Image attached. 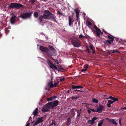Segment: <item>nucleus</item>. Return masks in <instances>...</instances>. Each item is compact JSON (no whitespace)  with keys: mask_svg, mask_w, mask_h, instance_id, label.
Returning <instances> with one entry per match:
<instances>
[{"mask_svg":"<svg viewBox=\"0 0 126 126\" xmlns=\"http://www.w3.org/2000/svg\"><path fill=\"white\" fill-rule=\"evenodd\" d=\"M65 80V78L63 77L62 78L60 79V81L61 82H62V81H64Z\"/></svg>","mask_w":126,"mask_h":126,"instance_id":"e433bc0d","label":"nucleus"},{"mask_svg":"<svg viewBox=\"0 0 126 126\" xmlns=\"http://www.w3.org/2000/svg\"><path fill=\"white\" fill-rule=\"evenodd\" d=\"M57 13L59 15H61L63 16V15L62 13L59 11H58Z\"/></svg>","mask_w":126,"mask_h":126,"instance_id":"3c124183","label":"nucleus"},{"mask_svg":"<svg viewBox=\"0 0 126 126\" xmlns=\"http://www.w3.org/2000/svg\"><path fill=\"white\" fill-rule=\"evenodd\" d=\"M74 10L75 12H76L77 17V18H78V17H79V12H78V10L76 9H74Z\"/></svg>","mask_w":126,"mask_h":126,"instance_id":"cd10ccee","label":"nucleus"},{"mask_svg":"<svg viewBox=\"0 0 126 126\" xmlns=\"http://www.w3.org/2000/svg\"><path fill=\"white\" fill-rule=\"evenodd\" d=\"M40 49L42 52L47 53L48 57H50L52 56V53L49 51V49L46 47H43L42 46H39Z\"/></svg>","mask_w":126,"mask_h":126,"instance_id":"7ed1b4c3","label":"nucleus"},{"mask_svg":"<svg viewBox=\"0 0 126 126\" xmlns=\"http://www.w3.org/2000/svg\"><path fill=\"white\" fill-rule=\"evenodd\" d=\"M72 88L73 89H75L82 88H83V87L81 85L75 86L74 85H72Z\"/></svg>","mask_w":126,"mask_h":126,"instance_id":"f8f14e48","label":"nucleus"},{"mask_svg":"<svg viewBox=\"0 0 126 126\" xmlns=\"http://www.w3.org/2000/svg\"><path fill=\"white\" fill-rule=\"evenodd\" d=\"M107 105L108 106V107H111L110 104L109 103L108 104H107Z\"/></svg>","mask_w":126,"mask_h":126,"instance_id":"603ef678","label":"nucleus"},{"mask_svg":"<svg viewBox=\"0 0 126 126\" xmlns=\"http://www.w3.org/2000/svg\"><path fill=\"white\" fill-rule=\"evenodd\" d=\"M69 18V26H71V23L72 22V18L71 16H69L68 17Z\"/></svg>","mask_w":126,"mask_h":126,"instance_id":"5701e85b","label":"nucleus"},{"mask_svg":"<svg viewBox=\"0 0 126 126\" xmlns=\"http://www.w3.org/2000/svg\"><path fill=\"white\" fill-rule=\"evenodd\" d=\"M104 120H101L99 121V123L98 124V126H101Z\"/></svg>","mask_w":126,"mask_h":126,"instance_id":"b1692460","label":"nucleus"},{"mask_svg":"<svg viewBox=\"0 0 126 126\" xmlns=\"http://www.w3.org/2000/svg\"><path fill=\"white\" fill-rule=\"evenodd\" d=\"M43 117H39L38 118L37 120L35 123L33 125V126H35L38 124L41 123L43 121Z\"/></svg>","mask_w":126,"mask_h":126,"instance_id":"1a4fd4ad","label":"nucleus"},{"mask_svg":"<svg viewBox=\"0 0 126 126\" xmlns=\"http://www.w3.org/2000/svg\"><path fill=\"white\" fill-rule=\"evenodd\" d=\"M48 85L50 87V88H52L53 87V84L52 82H48Z\"/></svg>","mask_w":126,"mask_h":126,"instance_id":"393cba45","label":"nucleus"},{"mask_svg":"<svg viewBox=\"0 0 126 126\" xmlns=\"http://www.w3.org/2000/svg\"><path fill=\"white\" fill-rule=\"evenodd\" d=\"M87 50L88 51V52L89 53H91V52L89 50V49L88 48V47H87Z\"/></svg>","mask_w":126,"mask_h":126,"instance_id":"a18cd8bd","label":"nucleus"},{"mask_svg":"<svg viewBox=\"0 0 126 126\" xmlns=\"http://www.w3.org/2000/svg\"><path fill=\"white\" fill-rule=\"evenodd\" d=\"M111 52H112V53H113L115 52L119 53V51L117 50H109L108 51V53L109 54H110Z\"/></svg>","mask_w":126,"mask_h":126,"instance_id":"dca6fc26","label":"nucleus"},{"mask_svg":"<svg viewBox=\"0 0 126 126\" xmlns=\"http://www.w3.org/2000/svg\"><path fill=\"white\" fill-rule=\"evenodd\" d=\"M75 110L76 111H77V117H79L80 116V114H81V109H80V110Z\"/></svg>","mask_w":126,"mask_h":126,"instance_id":"a211bd4d","label":"nucleus"},{"mask_svg":"<svg viewBox=\"0 0 126 126\" xmlns=\"http://www.w3.org/2000/svg\"><path fill=\"white\" fill-rule=\"evenodd\" d=\"M51 58L53 60H54L55 61V62H56L57 63V64H59V63L58 62V60H56V59H53V58Z\"/></svg>","mask_w":126,"mask_h":126,"instance_id":"79ce46f5","label":"nucleus"},{"mask_svg":"<svg viewBox=\"0 0 126 126\" xmlns=\"http://www.w3.org/2000/svg\"><path fill=\"white\" fill-rule=\"evenodd\" d=\"M59 103V101L57 100H56L54 101L53 102H52V105L50 106L51 107V109H53L54 107H56L57 106Z\"/></svg>","mask_w":126,"mask_h":126,"instance_id":"6e6552de","label":"nucleus"},{"mask_svg":"<svg viewBox=\"0 0 126 126\" xmlns=\"http://www.w3.org/2000/svg\"><path fill=\"white\" fill-rule=\"evenodd\" d=\"M91 110L93 112H96V110H95L94 109H91Z\"/></svg>","mask_w":126,"mask_h":126,"instance_id":"5fc2aeb1","label":"nucleus"},{"mask_svg":"<svg viewBox=\"0 0 126 126\" xmlns=\"http://www.w3.org/2000/svg\"><path fill=\"white\" fill-rule=\"evenodd\" d=\"M92 101L93 103H97L98 102V101L95 98H93Z\"/></svg>","mask_w":126,"mask_h":126,"instance_id":"bb28decb","label":"nucleus"},{"mask_svg":"<svg viewBox=\"0 0 126 126\" xmlns=\"http://www.w3.org/2000/svg\"><path fill=\"white\" fill-rule=\"evenodd\" d=\"M59 82L58 81H57V83H58V84H59Z\"/></svg>","mask_w":126,"mask_h":126,"instance_id":"338daca9","label":"nucleus"},{"mask_svg":"<svg viewBox=\"0 0 126 126\" xmlns=\"http://www.w3.org/2000/svg\"><path fill=\"white\" fill-rule=\"evenodd\" d=\"M23 7L24 6L20 3H11L9 6L8 8L19 9L20 8H23Z\"/></svg>","mask_w":126,"mask_h":126,"instance_id":"20e7f679","label":"nucleus"},{"mask_svg":"<svg viewBox=\"0 0 126 126\" xmlns=\"http://www.w3.org/2000/svg\"><path fill=\"white\" fill-rule=\"evenodd\" d=\"M107 36L110 39L109 40H110L113 43L114 41V37L110 34H109V35H107Z\"/></svg>","mask_w":126,"mask_h":126,"instance_id":"ddd939ff","label":"nucleus"},{"mask_svg":"<svg viewBox=\"0 0 126 126\" xmlns=\"http://www.w3.org/2000/svg\"><path fill=\"white\" fill-rule=\"evenodd\" d=\"M30 123H28L25 126H29L30 125Z\"/></svg>","mask_w":126,"mask_h":126,"instance_id":"052dcab7","label":"nucleus"},{"mask_svg":"<svg viewBox=\"0 0 126 126\" xmlns=\"http://www.w3.org/2000/svg\"><path fill=\"white\" fill-rule=\"evenodd\" d=\"M34 121H33L32 122H31V124H32L34 122Z\"/></svg>","mask_w":126,"mask_h":126,"instance_id":"e2e57ef3","label":"nucleus"},{"mask_svg":"<svg viewBox=\"0 0 126 126\" xmlns=\"http://www.w3.org/2000/svg\"><path fill=\"white\" fill-rule=\"evenodd\" d=\"M52 104V102H51L48 103L46 104L44 108L42 109V111L44 112H47L49 111V109H51L50 106Z\"/></svg>","mask_w":126,"mask_h":126,"instance_id":"423d86ee","label":"nucleus"},{"mask_svg":"<svg viewBox=\"0 0 126 126\" xmlns=\"http://www.w3.org/2000/svg\"><path fill=\"white\" fill-rule=\"evenodd\" d=\"M51 20H53V21L54 22H55L56 23H57L58 22L56 20V19L55 18V17L54 16H53L52 17V19H51Z\"/></svg>","mask_w":126,"mask_h":126,"instance_id":"7c9ffc66","label":"nucleus"},{"mask_svg":"<svg viewBox=\"0 0 126 126\" xmlns=\"http://www.w3.org/2000/svg\"><path fill=\"white\" fill-rule=\"evenodd\" d=\"M88 65L87 64L85 65L84 66V68L85 69H86H86L88 68Z\"/></svg>","mask_w":126,"mask_h":126,"instance_id":"f704fd0d","label":"nucleus"},{"mask_svg":"<svg viewBox=\"0 0 126 126\" xmlns=\"http://www.w3.org/2000/svg\"><path fill=\"white\" fill-rule=\"evenodd\" d=\"M86 71V69H82L81 70V71L82 72H83L85 71Z\"/></svg>","mask_w":126,"mask_h":126,"instance_id":"6e6d98bb","label":"nucleus"},{"mask_svg":"<svg viewBox=\"0 0 126 126\" xmlns=\"http://www.w3.org/2000/svg\"><path fill=\"white\" fill-rule=\"evenodd\" d=\"M76 91L77 92H83V91L80 90H78L77 89H76L74 90V92H76Z\"/></svg>","mask_w":126,"mask_h":126,"instance_id":"37998d69","label":"nucleus"},{"mask_svg":"<svg viewBox=\"0 0 126 126\" xmlns=\"http://www.w3.org/2000/svg\"><path fill=\"white\" fill-rule=\"evenodd\" d=\"M92 25V23L89 21H88L87 22V26H88Z\"/></svg>","mask_w":126,"mask_h":126,"instance_id":"ea45409f","label":"nucleus"},{"mask_svg":"<svg viewBox=\"0 0 126 126\" xmlns=\"http://www.w3.org/2000/svg\"><path fill=\"white\" fill-rule=\"evenodd\" d=\"M79 96H73L71 97V98L73 99H77L79 98Z\"/></svg>","mask_w":126,"mask_h":126,"instance_id":"c85d7f7f","label":"nucleus"},{"mask_svg":"<svg viewBox=\"0 0 126 126\" xmlns=\"http://www.w3.org/2000/svg\"><path fill=\"white\" fill-rule=\"evenodd\" d=\"M70 92H71V93L72 92H71V91H70L69 90H68L67 91V93H70Z\"/></svg>","mask_w":126,"mask_h":126,"instance_id":"bf43d9fd","label":"nucleus"},{"mask_svg":"<svg viewBox=\"0 0 126 126\" xmlns=\"http://www.w3.org/2000/svg\"><path fill=\"white\" fill-rule=\"evenodd\" d=\"M52 66L50 65V67L51 68H54L56 70L57 69V67L53 64L52 65Z\"/></svg>","mask_w":126,"mask_h":126,"instance_id":"2f4dec72","label":"nucleus"},{"mask_svg":"<svg viewBox=\"0 0 126 126\" xmlns=\"http://www.w3.org/2000/svg\"><path fill=\"white\" fill-rule=\"evenodd\" d=\"M124 109L126 110V107H125L123 109Z\"/></svg>","mask_w":126,"mask_h":126,"instance_id":"0e129e2a","label":"nucleus"},{"mask_svg":"<svg viewBox=\"0 0 126 126\" xmlns=\"http://www.w3.org/2000/svg\"><path fill=\"white\" fill-rule=\"evenodd\" d=\"M112 42L109 40H108L104 42V43L105 44L108 45L109 44L110 45L111 44Z\"/></svg>","mask_w":126,"mask_h":126,"instance_id":"6ab92c4d","label":"nucleus"},{"mask_svg":"<svg viewBox=\"0 0 126 126\" xmlns=\"http://www.w3.org/2000/svg\"><path fill=\"white\" fill-rule=\"evenodd\" d=\"M94 27L95 30H93V31L94 32L96 33V35L97 36L99 37L100 36V33L102 34L103 33L102 32L101 30L99 29L97 26L95 25H94Z\"/></svg>","mask_w":126,"mask_h":126,"instance_id":"0eeeda50","label":"nucleus"},{"mask_svg":"<svg viewBox=\"0 0 126 126\" xmlns=\"http://www.w3.org/2000/svg\"><path fill=\"white\" fill-rule=\"evenodd\" d=\"M118 100V98H114V100L113 101V102L115 101H117Z\"/></svg>","mask_w":126,"mask_h":126,"instance_id":"de8ad7c7","label":"nucleus"},{"mask_svg":"<svg viewBox=\"0 0 126 126\" xmlns=\"http://www.w3.org/2000/svg\"><path fill=\"white\" fill-rule=\"evenodd\" d=\"M111 123H112L113 124H114L115 126H117L118 124L113 119H110V121Z\"/></svg>","mask_w":126,"mask_h":126,"instance_id":"412c9836","label":"nucleus"},{"mask_svg":"<svg viewBox=\"0 0 126 126\" xmlns=\"http://www.w3.org/2000/svg\"><path fill=\"white\" fill-rule=\"evenodd\" d=\"M124 108H121V109H123Z\"/></svg>","mask_w":126,"mask_h":126,"instance_id":"774afa93","label":"nucleus"},{"mask_svg":"<svg viewBox=\"0 0 126 126\" xmlns=\"http://www.w3.org/2000/svg\"><path fill=\"white\" fill-rule=\"evenodd\" d=\"M71 42L73 46L76 47H79L81 46V43L80 40L75 37H72Z\"/></svg>","mask_w":126,"mask_h":126,"instance_id":"f03ea898","label":"nucleus"},{"mask_svg":"<svg viewBox=\"0 0 126 126\" xmlns=\"http://www.w3.org/2000/svg\"><path fill=\"white\" fill-rule=\"evenodd\" d=\"M33 16L34 17L37 18L38 16V14L36 12H34V13Z\"/></svg>","mask_w":126,"mask_h":126,"instance_id":"a878e982","label":"nucleus"},{"mask_svg":"<svg viewBox=\"0 0 126 126\" xmlns=\"http://www.w3.org/2000/svg\"><path fill=\"white\" fill-rule=\"evenodd\" d=\"M114 98H115L113 97L112 99V100L113 101Z\"/></svg>","mask_w":126,"mask_h":126,"instance_id":"69168bd1","label":"nucleus"},{"mask_svg":"<svg viewBox=\"0 0 126 126\" xmlns=\"http://www.w3.org/2000/svg\"><path fill=\"white\" fill-rule=\"evenodd\" d=\"M105 119L106 120H108V121H109L110 122V119H109V118H105Z\"/></svg>","mask_w":126,"mask_h":126,"instance_id":"864d4df0","label":"nucleus"},{"mask_svg":"<svg viewBox=\"0 0 126 126\" xmlns=\"http://www.w3.org/2000/svg\"><path fill=\"white\" fill-rule=\"evenodd\" d=\"M16 17V16L14 15L12 16L10 19V21L12 24L14 23L16 21L15 18Z\"/></svg>","mask_w":126,"mask_h":126,"instance_id":"9b49d317","label":"nucleus"},{"mask_svg":"<svg viewBox=\"0 0 126 126\" xmlns=\"http://www.w3.org/2000/svg\"><path fill=\"white\" fill-rule=\"evenodd\" d=\"M104 32L106 34H108V35H109V33H108L106 31H105L104 30Z\"/></svg>","mask_w":126,"mask_h":126,"instance_id":"4d7b16f0","label":"nucleus"},{"mask_svg":"<svg viewBox=\"0 0 126 126\" xmlns=\"http://www.w3.org/2000/svg\"><path fill=\"white\" fill-rule=\"evenodd\" d=\"M32 13V12H25L21 14L18 17L23 19L29 18L31 17Z\"/></svg>","mask_w":126,"mask_h":126,"instance_id":"39448f33","label":"nucleus"},{"mask_svg":"<svg viewBox=\"0 0 126 126\" xmlns=\"http://www.w3.org/2000/svg\"><path fill=\"white\" fill-rule=\"evenodd\" d=\"M88 108L90 110L88 109L87 110V111L89 113V114H90V113L91 112V109H90V108Z\"/></svg>","mask_w":126,"mask_h":126,"instance_id":"49530a36","label":"nucleus"},{"mask_svg":"<svg viewBox=\"0 0 126 126\" xmlns=\"http://www.w3.org/2000/svg\"><path fill=\"white\" fill-rule=\"evenodd\" d=\"M54 15L52 13L49 11L47 10H44L43 15H41L38 17V20L39 23H41L43 21V19H51Z\"/></svg>","mask_w":126,"mask_h":126,"instance_id":"f257e3e1","label":"nucleus"},{"mask_svg":"<svg viewBox=\"0 0 126 126\" xmlns=\"http://www.w3.org/2000/svg\"><path fill=\"white\" fill-rule=\"evenodd\" d=\"M47 63L49 65V66H50V64L52 65L53 64L51 63L50 61L48 59H47Z\"/></svg>","mask_w":126,"mask_h":126,"instance_id":"473e14b6","label":"nucleus"},{"mask_svg":"<svg viewBox=\"0 0 126 126\" xmlns=\"http://www.w3.org/2000/svg\"><path fill=\"white\" fill-rule=\"evenodd\" d=\"M51 123L50 124L49 126H56V123L54 120H52Z\"/></svg>","mask_w":126,"mask_h":126,"instance_id":"f3484780","label":"nucleus"},{"mask_svg":"<svg viewBox=\"0 0 126 126\" xmlns=\"http://www.w3.org/2000/svg\"><path fill=\"white\" fill-rule=\"evenodd\" d=\"M85 36H83L81 34H80L79 36V38L80 39H81L82 38H85Z\"/></svg>","mask_w":126,"mask_h":126,"instance_id":"c9c22d12","label":"nucleus"},{"mask_svg":"<svg viewBox=\"0 0 126 126\" xmlns=\"http://www.w3.org/2000/svg\"><path fill=\"white\" fill-rule=\"evenodd\" d=\"M104 108V106L102 105H100L96 110V112L100 113L102 112Z\"/></svg>","mask_w":126,"mask_h":126,"instance_id":"9d476101","label":"nucleus"},{"mask_svg":"<svg viewBox=\"0 0 126 126\" xmlns=\"http://www.w3.org/2000/svg\"><path fill=\"white\" fill-rule=\"evenodd\" d=\"M97 118H96L95 117H94L91 120H92L93 122H94V123L96 119H97Z\"/></svg>","mask_w":126,"mask_h":126,"instance_id":"58836bf2","label":"nucleus"},{"mask_svg":"<svg viewBox=\"0 0 126 126\" xmlns=\"http://www.w3.org/2000/svg\"><path fill=\"white\" fill-rule=\"evenodd\" d=\"M90 49L93 51L92 52V53L93 54H94L95 53V51L94 49V47H93V46H90Z\"/></svg>","mask_w":126,"mask_h":126,"instance_id":"4be33fe9","label":"nucleus"},{"mask_svg":"<svg viewBox=\"0 0 126 126\" xmlns=\"http://www.w3.org/2000/svg\"><path fill=\"white\" fill-rule=\"evenodd\" d=\"M48 47L53 52H54L55 51V50L54 48L52 46L49 45L48 46Z\"/></svg>","mask_w":126,"mask_h":126,"instance_id":"aec40b11","label":"nucleus"},{"mask_svg":"<svg viewBox=\"0 0 126 126\" xmlns=\"http://www.w3.org/2000/svg\"><path fill=\"white\" fill-rule=\"evenodd\" d=\"M113 102V101L111 100H109L108 101V103L111 104H112Z\"/></svg>","mask_w":126,"mask_h":126,"instance_id":"c03bdc74","label":"nucleus"},{"mask_svg":"<svg viewBox=\"0 0 126 126\" xmlns=\"http://www.w3.org/2000/svg\"><path fill=\"white\" fill-rule=\"evenodd\" d=\"M36 0H31L30 2L31 4H33Z\"/></svg>","mask_w":126,"mask_h":126,"instance_id":"a19ab883","label":"nucleus"},{"mask_svg":"<svg viewBox=\"0 0 126 126\" xmlns=\"http://www.w3.org/2000/svg\"><path fill=\"white\" fill-rule=\"evenodd\" d=\"M58 84V83H56L55 82L54 84H53V87H56L57 86V85Z\"/></svg>","mask_w":126,"mask_h":126,"instance_id":"09e8293b","label":"nucleus"},{"mask_svg":"<svg viewBox=\"0 0 126 126\" xmlns=\"http://www.w3.org/2000/svg\"><path fill=\"white\" fill-rule=\"evenodd\" d=\"M38 109L37 108H36L32 113V114L34 115V116L33 118L35 117V116L38 115Z\"/></svg>","mask_w":126,"mask_h":126,"instance_id":"4468645a","label":"nucleus"},{"mask_svg":"<svg viewBox=\"0 0 126 126\" xmlns=\"http://www.w3.org/2000/svg\"><path fill=\"white\" fill-rule=\"evenodd\" d=\"M50 88H45V89L46 90H49V89Z\"/></svg>","mask_w":126,"mask_h":126,"instance_id":"680f3d73","label":"nucleus"},{"mask_svg":"<svg viewBox=\"0 0 126 126\" xmlns=\"http://www.w3.org/2000/svg\"><path fill=\"white\" fill-rule=\"evenodd\" d=\"M88 123L91 125H93L94 123V122H93L92 120H89L88 121Z\"/></svg>","mask_w":126,"mask_h":126,"instance_id":"72a5a7b5","label":"nucleus"},{"mask_svg":"<svg viewBox=\"0 0 126 126\" xmlns=\"http://www.w3.org/2000/svg\"><path fill=\"white\" fill-rule=\"evenodd\" d=\"M113 97L112 96H110L109 97V98L111 99V100Z\"/></svg>","mask_w":126,"mask_h":126,"instance_id":"13d9d810","label":"nucleus"},{"mask_svg":"<svg viewBox=\"0 0 126 126\" xmlns=\"http://www.w3.org/2000/svg\"><path fill=\"white\" fill-rule=\"evenodd\" d=\"M5 33L7 34L8 33L9 31L8 30V29L6 28L5 29Z\"/></svg>","mask_w":126,"mask_h":126,"instance_id":"4c0bfd02","label":"nucleus"},{"mask_svg":"<svg viewBox=\"0 0 126 126\" xmlns=\"http://www.w3.org/2000/svg\"><path fill=\"white\" fill-rule=\"evenodd\" d=\"M56 97V96L54 95L53 96L49 98H47V101H51L53 100L54 98H55Z\"/></svg>","mask_w":126,"mask_h":126,"instance_id":"2eb2a0df","label":"nucleus"},{"mask_svg":"<svg viewBox=\"0 0 126 126\" xmlns=\"http://www.w3.org/2000/svg\"><path fill=\"white\" fill-rule=\"evenodd\" d=\"M71 121V119L70 117L68 118L67 120L66 125H68L69 124L70 122Z\"/></svg>","mask_w":126,"mask_h":126,"instance_id":"c756f323","label":"nucleus"},{"mask_svg":"<svg viewBox=\"0 0 126 126\" xmlns=\"http://www.w3.org/2000/svg\"><path fill=\"white\" fill-rule=\"evenodd\" d=\"M121 118H120L119 119V123L120 124L121 126Z\"/></svg>","mask_w":126,"mask_h":126,"instance_id":"8fccbe9b","label":"nucleus"}]
</instances>
